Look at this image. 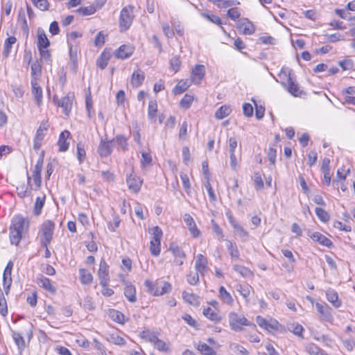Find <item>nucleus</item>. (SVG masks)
I'll return each instance as SVG.
<instances>
[{
    "instance_id": "f257e3e1",
    "label": "nucleus",
    "mask_w": 355,
    "mask_h": 355,
    "mask_svg": "<svg viewBox=\"0 0 355 355\" xmlns=\"http://www.w3.org/2000/svg\"><path fill=\"white\" fill-rule=\"evenodd\" d=\"M28 220L21 216H16L12 218L9 234L11 244L17 245L19 243L23 234L28 231Z\"/></svg>"
},
{
    "instance_id": "f03ea898",
    "label": "nucleus",
    "mask_w": 355,
    "mask_h": 355,
    "mask_svg": "<svg viewBox=\"0 0 355 355\" xmlns=\"http://www.w3.org/2000/svg\"><path fill=\"white\" fill-rule=\"evenodd\" d=\"M55 230V223L50 220H44L41 225L37 238L40 240L42 247L46 248L51 243Z\"/></svg>"
},
{
    "instance_id": "7ed1b4c3",
    "label": "nucleus",
    "mask_w": 355,
    "mask_h": 355,
    "mask_svg": "<svg viewBox=\"0 0 355 355\" xmlns=\"http://www.w3.org/2000/svg\"><path fill=\"white\" fill-rule=\"evenodd\" d=\"M144 284L148 288V292L155 296L163 295L170 293L172 290L171 284L167 282H153L150 280H146Z\"/></svg>"
},
{
    "instance_id": "20e7f679",
    "label": "nucleus",
    "mask_w": 355,
    "mask_h": 355,
    "mask_svg": "<svg viewBox=\"0 0 355 355\" xmlns=\"http://www.w3.org/2000/svg\"><path fill=\"white\" fill-rule=\"evenodd\" d=\"M133 10L134 7L130 5L124 7L121 10L119 21L121 31H127L132 25L135 17Z\"/></svg>"
},
{
    "instance_id": "39448f33",
    "label": "nucleus",
    "mask_w": 355,
    "mask_h": 355,
    "mask_svg": "<svg viewBox=\"0 0 355 355\" xmlns=\"http://www.w3.org/2000/svg\"><path fill=\"white\" fill-rule=\"evenodd\" d=\"M150 234L152 235L150 251L153 256L157 257L160 254L162 231L158 226H155L150 230Z\"/></svg>"
},
{
    "instance_id": "423d86ee",
    "label": "nucleus",
    "mask_w": 355,
    "mask_h": 355,
    "mask_svg": "<svg viewBox=\"0 0 355 355\" xmlns=\"http://www.w3.org/2000/svg\"><path fill=\"white\" fill-rule=\"evenodd\" d=\"M229 322L231 329L236 331H241L242 326L249 325L248 320L243 315H239L234 312L230 313Z\"/></svg>"
},
{
    "instance_id": "0eeeda50",
    "label": "nucleus",
    "mask_w": 355,
    "mask_h": 355,
    "mask_svg": "<svg viewBox=\"0 0 355 355\" xmlns=\"http://www.w3.org/2000/svg\"><path fill=\"white\" fill-rule=\"evenodd\" d=\"M126 182L132 192L138 193L140 191L143 180L134 173L132 166H130V173L126 175Z\"/></svg>"
},
{
    "instance_id": "6e6552de",
    "label": "nucleus",
    "mask_w": 355,
    "mask_h": 355,
    "mask_svg": "<svg viewBox=\"0 0 355 355\" xmlns=\"http://www.w3.org/2000/svg\"><path fill=\"white\" fill-rule=\"evenodd\" d=\"M168 250L171 252L174 257V263L177 266H181L184 263L186 259V254L184 251L175 243H171Z\"/></svg>"
},
{
    "instance_id": "1a4fd4ad",
    "label": "nucleus",
    "mask_w": 355,
    "mask_h": 355,
    "mask_svg": "<svg viewBox=\"0 0 355 355\" xmlns=\"http://www.w3.org/2000/svg\"><path fill=\"white\" fill-rule=\"evenodd\" d=\"M315 307L317 311L320 313V320L327 322H331L333 320L331 309L326 303L316 302Z\"/></svg>"
},
{
    "instance_id": "9d476101",
    "label": "nucleus",
    "mask_w": 355,
    "mask_h": 355,
    "mask_svg": "<svg viewBox=\"0 0 355 355\" xmlns=\"http://www.w3.org/2000/svg\"><path fill=\"white\" fill-rule=\"evenodd\" d=\"M113 147V140L108 141L101 139L97 152L101 157H106L112 153Z\"/></svg>"
},
{
    "instance_id": "9b49d317",
    "label": "nucleus",
    "mask_w": 355,
    "mask_h": 355,
    "mask_svg": "<svg viewBox=\"0 0 355 355\" xmlns=\"http://www.w3.org/2000/svg\"><path fill=\"white\" fill-rule=\"evenodd\" d=\"M183 219L185 224L187 226V228L191 235L193 238L198 237L200 234V232L199 229L197 227L193 217L189 214H184L183 216Z\"/></svg>"
},
{
    "instance_id": "f8f14e48",
    "label": "nucleus",
    "mask_w": 355,
    "mask_h": 355,
    "mask_svg": "<svg viewBox=\"0 0 355 355\" xmlns=\"http://www.w3.org/2000/svg\"><path fill=\"white\" fill-rule=\"evenodd\" d=\"M98 276L100 279V284L101 286H107L110 279L108 265L104 260H102L100 263Z\"/></svg>"
},
{
    "instance_id": "ddd939ff",
    "label": "nucleus",
    "mask_w": 355,
    "mask_h": 355,
    "mask_svg": "<svg viewBox=\"0 0 355 355\" xmlns=\"http://www.w3.org/2000/svg\"><path fill=\"white\" fill-rule=\"evenodd\" d=\"M205 75V67L202 64H197L193 69L191 76V81L199 85Z\"/></svg>"
},
{
    "instance_id": "4468645a",
    "label": "nucleus",
    "mask_w": 355,
    "mask_h": 355,
    "mask_svg": "<svg viewBox=\"0 0 355 355\" xmlns=\"http://www.w3.org/2000/svg\"><path fill=\"white\" fill-rule=\"evenodd\" d=\"M238 29L240 33L244 35H252L255 31L252 23L245 18L241 19L239 21Z\"/></svg>"
},
{
    "instance_id": "2eb2a0df",
    "label": "nucleus",
    "mask_w": 355,
    "mask_h": 355,
    "mask_svg": "<svg viewBox=\"0 0 355 355\" xmlns=\"http://www.w3.org/2000/svg\"><path fill=\"white\" fill-rule=\"evenodd\" d=\"M230 223L234 228L235 234L241 238L242 241H246L249 239L248 232L232 217L230 218Z\"/></svg>"
},
{
    "instance_id": "dca6fc26",
    "label": "nucleus",
    "mask_w": 355,
    "mask_h": 355,
    "mask_svg": "<svg viewBox=\"0 0 355 355\" xmlns=\"http://www.w3.org/2000/svg\"><path fill=\"white\" fill-rule=\"evenodd\" d=\"M308 235L310 236V238L315 242L319 243L320 245L331 248L333 245L332 242L327 238L325 236L322 234L321 233L318 232H309Z\"/></svg>"
},
{
    "instance_id": "f3484780",
    "label": "nucleus",
    "mask_w": 355,
    "mask_h": 355,
    "mask_svg": "<svg viewBox=\"0 0 355 355\" xmlns=\"http://www.w3.org/2000/svg\"><path fill=\"white\" fill-rule=\"evenodd\" d=\"M36 283L40 287L45 289L52 294H54L56 292L55 287L52 284L51 280L46 277L41 276L37 277L36 279Z\"/></svg>"
},
{
    "instance_id": "a211bd4d",
    "label": "nucleus",
    "mask_w": 355,
    "mask_h": 355,
    "mask_svg": "<svg viewBox=\"0 0 355 355\" xmlns=\"http://www.w3.org/2000/svg\"><path fill=\"white\" fill-rule=\"evenodd\" d=\"M195 268L196 270L201 275H204V274L207 270V259L201 254H198L196 257L195 261Z\"/></svg>"
},
{
    "instance_id": "6ab92c4d",
    "label": "nucleus",
    "mask_w": 355,
    "mask_h": 355,
    "mask_svg": "<svg viewBox=\"0 0 355 355\" xmlns=\"http://www.w3.org/2000/svg\"><path fill=\"white\" fill-rule=\"evenodd\" d=\"M134 49L130 45H121L116 50L114 55L117 58L125 59L130 57L133 53Z\"/></svg>"
},
{
    "instance_id": "aec40b11",
    "label": "nucleus",
    "mask_w": 355,
    "mask_h": 355,
    "mask_svg": "<svg viewBox=\"0 0 355 355\" xmlns=\"http://www.w3.org/2000/svg\"><path fill=\"white\" fill-rule=\"evenodd\" d=\"M288 91L290 94L295 97H302L305 94L304 92L293 81L291 76L288 78Z\"/></svg>"
},
{
    "instance_id": "412c9836",
    "label": "nucleus",
    "mask_w": 355,
    "mask_h": 355,
    "mask_svg": "<svg viewBox=\"0 0 355 355\" xmlns=\"http://www.w3.org/2000/svg\"><path fill=\"white\" fill-rule=\"evenodd\" d=\"M69 135L70 132L68 130H64L60 133L58 141V145L60 152H65L68 150L69 144L67 141V139Z\"/></svg>"
},
{
    "instance_id": "4be33fe9",
    "label": "nucleus",
    "mask_w": 355,
    "mask_h": 355,
    "mask_svg": "<svg viewBox=\"0 0 355 355\" xmlns=\"http://www.w3.org/2000/svg\"><path fill=\"white\" fill-rule=\"evenodd\" d=\"M37 47L38 49L41 48H47L50 45V42L47 38V36L44 32V31L39 28L37 31Z\"/></svg>"
},
{
    "instance_id": "5701e85b",
    "label": "nucleus",
    "mask_w": 355,
    "mask_h": 355,
    "mask_svg": "<svg viewBox=\"0 0 355 355\" xmlns=\"http://www.w3.org/2000/svg\"><path fill=\"white\" fill-rule=\"evenodd\" d=\"M73 103V98L69 95L62 98L58 102V106L63 109V112L68 115L71 111Z\"/></svg>"
},
{
    "instance_id": "b1692460",
    "label": "nucleus",
    "mask_w": 355,
    "mask_h": 355,
    "mask_svg": "<svg viewBox=\"0 0 355 355\" xmlns=\"http://www.w3.org/2000/svg\"><path fill=\"white\" fill-rule=\"evenodd\" d=\"M218 295L220 300L229 305L232 306L234 303V299L232 295L225 289L224 286H220L218 290Z\"/></svg>"
},
{
    "instance_id": "393cba45",
    "label": "nucleus",
    "mask_w": 355,
    "mask_h": 355,
    "mask_svg": "<svg viewBox=\"0 0 355 355\" xmlns=\"http://www.w3.org/2000/svg\"><path fill=\"white\" fill-rule=\"evenodd\" d=\"M31 85H32V94H33L34 98H35L37 105H40V104L42 100V88L40 87L37 80L35 79L31 80Z\"/></svg>"
},
{
    "instance_id": "a878e982",
    "label": "nucleus",
    "mask_w": 355,
    "mask_h": 355,
    "mask_svg": "<svg viewBox=\"0 0 355 355\" xmlns=\"http://www.w3.org/2000/svg\"><path fill=\"white\" fill-rule=\"evenodd\" d=\"M327 300L332 304V305L338 308L341 306V301L338 298V293L333 289H329L326 292Z\"/></svg>"
},
{
    "instance_id": "bb28decb",
    "label": "nucleus",
    "mask_w": 355,
    "mask_h": 355,
    "mask_svg": "<svg viewBox=\"0 0 355 355\" xmlns=\"http://www.w3.org/2000/svg\"><path fill=\"white\" fill-rule=\"evenodd\" d=\"M144 78L145 76L144 72L140 69H138L132 73L130 83L132 87H138L142 84Z\"/></svg>"
},
{
    "instance_id": "cd10ccee",
    "label": "nucleus",
    "mask_w": 355,
    "mask_h": 355,
    "mask_svg": "<svg viewBox=\"0 0 355 355\" xmlns=\"http://www.w3.org/2000/svg\"><path fill=\"white\" fill-rule=\"evenodd\" d=\"M17 42V38L15 36H9L6 39L3 44V55L5 58L9 56L10 51L13 44Z\"/></svg>"
},
{
    "instance_id": "c85d7f7f",
    "label": "nucleus",
    "mask_w": 355,
    "mask_h": 355,
    "mask_svg": "<svg viewBox=\"0 0 355 355\" xmlns=\"http://www.w3.org/2000/svg\"><path fill=\"white\" fill-rule=\"evenodd\" d=\"M182 297L189 304L193 306H198L200 304V297L193 293L184 291L182 293Z\"/></svg>"
},
{
    "instance_id": "c756f323",
    "label": "nucleus",
    "mask_w": 355,
    "mask_h": 355,
    "mask_svg": "<svg viewBox=\"0 0 355 355\" xmlns=\"http://www.w3.org/2000/svg\"><path fill=\"white\" fill-rule=\"evenodd\" d=\"M203 314L207 318L216 322L221 320V317L218 313L210 307L205 308L203 309Z\"/></svg>"
},
{
    "instance_id": "7c9ffc66",
    "label": "nucleus",
    "mask_w": 355,
    "mask_h": 355,
    "mask_svg": "<svg viewBox=\"0 0 355 355\" xmlns=\"http://www.w3.org/2000/svg\"><path fill=\"white\" fill-rule=\"evenodd\" d=\"M124 295L127 300L130 302H135L137 300L136 297V289L135 287L132 284H127L125 290Z\"/></svg>"
},
{
    "instance_id": "2f4dec72",
    "label": "nucleus",
    "mask_w": 355,
    "mask_h": 355,
    "mask_svg": "<svg viewBox=\"0 0 355 355\" xmlns=\"http://www.w3.org/2000/svg\"><path fill=\"white\" fill-rule=\"evenodd\" d=\"M49 124L48 121H43L42 122H41L39 128L37 130L35 137L37 140H43L46 135V132L49 129Z\"/></svg>"
},
{
    "instance_id": "473e14b6",
    "label": "nucleus",
    "mask_w": 355,
    "mask_h": 355,
    "mask_svg": "<svg viewBox=\"0 0 355 355\" xmlns=\"http://www.w3.org/2000/svg\"><path fill=\"white\" fill-rule=\"evenodd\" d=\"M288 329L295 336L303 338L304 327L297 322H293L288 325Z\"/></svg>"
},
{
    "instance_id": "72a5a7b5",
    "label": "nucleus",
    "mask_w": 355,
    "mask_h": 355,
    "mask_svg": "<svg viewBox=\"0 0 355 355\" xmlns=\"http://www.w3.org/2000/svg\"><path fill=\"white\" fill-rule=\"evenodd\" d=\"M157 112V102L155 101H150L148 103V119L151 121L155 122Z\"/></svg>"
},
{
    "instance_id": "f704fd0d",
    "label": "nucleus",
    "mask_w": 355,
    "mask_h": 355,
    "mask_svg": "<svg viewBox=\"0 0 355 355\" xmlns=\"http://www.w3.org/2000/svg\"><path fill=\"white\" fill-rule=\"evenodd\" d=\"M305 350L310 355H327L322 349L314 343H308L305 345Z\"/></svg>"
},
{
    "instance_id": "c9c22d12",
    "label": "nucleus",
    "mask_w": 355,
    "mask_h": 355,
    "mask_svg": "<svg viewBox=\"0 0 355 355\" xmlns=\"http://www.w3.org/2000/svg\"><path fill=\"white\" fill-rule=\"evenodd\" d=\"M12 336L19 352H22L26 348V343L21 334L16 331H12Z\"/></svg>"
},
{
    "instance_id": "e433bc0d",
    "label": "nucleus",
    "mask_w": 355,
    "mask_h": 355,
    "mask_svg": "<svg viewBox=\"0 0 355 355\" xmlns=\"http://www.w3.org/2000/svg\"><path fill=\"white\" fill-rule=\"evenodd\" d=\"M190 81L188 80H180L177 85L173 89L175 94H180L186 91L190 86Z\"/></svg>"
},
{
    "instance_id": "4c0bfd02",
    "label": "nucleus",
    "mask_w": 355,
    "mask_h": 355,
    "mask_svg": "<svg viewBox=\"0 0 355 355\" xmlns=\"http://www.w3.org/2000/svg\"><path fill=\"white\" fill-rule=\"evenodd\" d=\"M80 274V280L83 284H90L93 280V277L92 274L84 268H80L79 270Z\"/></svg>"
},
{
    "instance_id": "58836bf2",
    "label": "nucleus",
    "mask_w": 355,
    "mask_h": 355,
    "mask_svg": "<svg viewBox=\"0 0 355 355\" xmlns=\"http://www.w3.org/2000/svg\"><path fill=\"white\" fill-rule=\"evenodd\" d=\"M45 196H39L36 198L33 208V213L35 216H39L41 214L42 209L45 203Z\"/></svg>"
},
{
    "instance_id": "ea45409f",
    "label": "nucleus",
    "mask_w": 355,
    "mask_h": 355,
    "mask_svg": "<svg viewBox=\"0 0 355 355\" xmlns=\"http://www.w3.org/2000/svg\"><path fill=\"white\" fill-rule=\"evenodd\" d=\"M33 182L29 176H28V184L31 189L37 190L41 186L42 179L41 175H33Z\"/></svg>"
},
{
    "instance_id": "a19ab883",
    "label": "nucleus",
    "mask_w": 355,
    "mask_h": 355,
    "mask_svg": "<svg viewBox=\"0 0 355 355\" xmlns=\"http://www.w3.org/2000/svg\"><path fill=\"white\" fill-rule=\"evenodd\" d=\"M226 246L232 259H239L240 253L236 244L230 241H227Z\"/></svg>"
},
{
    "instance_id": "79ce46f5",
    "label": "nucleus",
    "mask_w": 355,
    "mask_h": 355,
    "mask_svg": "<svg viewBox=\"0 0 355 355\" xmlns=\"http://www.w3.org/2000/svg\"><path fill=\"white\" fill-rule=\"evenodd\" d=\"M12 272L3 271V286L5 291V293L6 295L8 294L10 291V287L12 284V277H11Z\"/></svg>"
},
{
    "instance_id": "37998d69",
    "label": "nucleus",
    "mask_w": 355,
    "mask_h": 355,
    "mask_svg": "<svg viewBox=\"0 0 355 355\" xmlns=\"http://www.w3.org/2000/svg\"><path fill=\"white\" fill-rule=\"evenodd\" d=\"M230 349L232 352L236 355H248V351L242 345L238 343H231L230 345Z\"/></svg>"
},
{
    "instance_id": "c03bdc74",
    "label": "nucleus",
    "mask_w": 355,
    "mask_h": 355,
    "mask_svg": "<svg viewBox=\"0 0 355 355\" xmlns=\"http://www.w3.org/2000/svg\"><path fill=\"white\" fill-rule=\"evenodd\" d=\"M252 288L248 284H239L236 286V291L243 296V298L248 301V297L250 295V291Z\"/></svg>"
},
{
    "instance_id": "a18cd8bd",
    "label": "nucleus",
    "mask_w": 355,
    "mask_h": 355,
    "mask_svg": "<svg viewBox=\"0 0 355 355\" xmlns=\"http://www.w3.org/2000/svg\"><path fill=\"white\" fill-rule=\"evenodd\" d=\"M197 349L203 355H216L215 351L206 343H200L197 346Z\"/></svg>"
},
{
    "instance_id": "49530a36",
    "label": "nucleus",
    "mask_w": 355,
    "mask_h": 355,
    "mask_svg": "<svg viewBox=\"0 0 355 355\" xmlns=\"http://www.w3.org/2000/svg\"><path fill=\"white\" fill-rule=\"evenodd\" d=\"M140 336L142 339L146 341H149L152 343H154L155 341L157 340V335L154 332H152L148 329L144 330L143 331H141L140 333Z\"/></svg>"
},
{
    "instance_id": "de8ad7c7",
    "label": "nucleus",
    "mask_w": 355,
    "mask_h": 355,
    "mask_svg": "<svg viewBox=\"0 0 355 355\" xmlns=\"http://www.w3.org/2000/svg\"><path fill=\"white\" fill-rule=\"evenodd\" d=\"M231 112L229 107L223 105L219 107L215 112V117L218 119H222L228 116Z\"/></svg>"
},
{
    "instance_id": "09e8293b",
    "label": "nucleus",
    "mask_w": 355,
    "mask_h": 355,
    "mask_svg": "<svg viewBox=\"0 0 355 355\" xmlns=\"http://www.w3.org/2000/svg\"><path fill=\"white\" fill-rule=\"evenodd\" d=\"M114 139L119 148H120L122 150L125 151L128 150V139L125 136L119 135L116 136Z\"/></svg>"
},
{
    "instance_id": "8fccbe9b",
    "label": "nucleus",
    "mask_w": 355,
    "mask_h": 355,
    "mask_svg": "<svg viewBox=\"0 0 355 355\" xmlns=\"http://www.w3.org/2000/svg\"><path fill=\"white\" fill-rule=\"evenodd\" d=\"M315 211V214L321 221L326 223L329 220L330 216L324 209L320 207H316Z\"/></svg>"
},
{
    "instance_id": "3c124183",
    "label": "nucleus",
    "mask_w": 355,
    "mask_h": 355,
    "mask_svg": "<svg viewBox=\"0 0 355 355\" xmlns=\"http://www.w3.org/2000/svg\"><path fill=\"white\" fill-rule=\"evenodd\" d=\"M233 268L236 272L240 274L242 277H247L252 275L250 270L245 266L241 265H234L233 266Z\"/></svg>"
},
{
    "instance_id": "603ef678",
    "label": "nucleus",
    "mask_w": 355,
    "mask_h": 355,
    "mask_svg": "<svg viewBox=\"0 0 355 355\" xmlns=\"http://www.w3.org/2000/svg\"><path fill=\"white\" fill-rule=\"evenodd\" d=\"M86 157V152L84 145L81 143L77 144V158L80 164H82Z\"/></svg>"
},
{
    "instance_id": "864d4df0",
    "label": "nucleus",
    "mask_w": 355,
    "mask_h": 355,
    "mask_svg": "<svg viewBox=\"0 0 355 355\" xmlns=\"http://www.w3.org/2000/svg\"><path fill=\"white\" fill-rule=\"evenodd\" d=\"M109 58V55L107 53H103L97 60V65L101 69H104L108 64Z\"/></svg>"
},
{
    "instance_id": "5fc2aeb1",
    "label": "nucleus",
    "mask_w": 355,
    "mask_h": 355,
    "mask_svg": "<svg viewBox=\"0 0 355 355\" xmlns=\"http://www.w3.org/2000/svg\"><path fill=\"white\" fill-rule=\"evenodd\" d=\"M41 66L37 62H33L31 64L32 79L37 80V77L41 74Z\"/></svg>"
},
{
    "instance_id": "6e6d98bb",
    "label": "nucleus",
    "mask_w": 355,
    "mask_h": 355,
    "mask_svg": "<svg viewBox=\"0 0 355 355\" xmlns=\"http://www.w3.org/2000/svg\"><path fill=\"white\" fill-rule=\"evenodd\" d=\"M199 272H190L187 275V281L190 285H197L199 282Z\"/></svg>"
},
{
    "instance_id": "4d7b16f0",
    "label": "nucleus",
    "mask_w": 355,
    "mask_h": 355,
    "mask_svg": "<svg viewBox=\"0 0 355 355\" xmlns=\"http://www.w3.org/2000/svg\"><path fill=\"white\" fill-rule=\"evenodd\" d=\"M180 178L185 191L188 195H189L191 193V184L189 182V177L185 173H180Z\"/></svg>"
},
{
    "instance_id": "13d9d810",
    "label": "nucleus",
    "mask_w": 355,
    "mask_h": 355,
    "mask_svg": "<svg viewBox=\"0 0 355 355\" xmlns=\"http://www.w3.org/2000/svg\"><path fill=\"white\" fill-rule=\"evenodd\" d=\"M193 101V96L185 94L184 96L180 101V105L184 109H188L190 107L192 102Z\"/></svg>"
},
{
    "instance_id": "bf43d9fd",
    "label": "nucleus",
    "mask_w": 355,
    "mask_h": 355,
    "mask_svg": "<svg viewBox=\"0 0 355 355\" xmlns=\"http://www.w3.org/2000/svg\"><path fill=\"white\" fill-rule=\"evenodd\" d=\"M33 3L40 10H47L49 8V2L47 0H31Z\"/></svg>"
},
{
    "instance_id": "052dcab7",
    "label": "nucleus",
    "mask_w": 355,
    "mask_h": 355,
    "mask_svg": "<svg viewBox=\"0 0 355 355\" xmlns=\"http://www.w3.org/2000/svg\"><path fill=\"white\" fill-rule=\"evenodd\" d=\"M0 314L3 317H6L8 314L7 302L3 293L0 295Z\"/></svg>"
},
{
    "instance_id": "680f3d73",
    "label": "nucleus",
    "mask_w": 355,
    "mask_h": 355,
    "mask_svg": "<svg viewBox=\"0 0 355 355\" xmlns=\"http://www.w3.org/2000/svg\"><path fill=\"white\" fill-rule=\"evenodd\" d=\"M109 340L113 343V344H115V345H123L125 343V340L119 336V335H117L116 334H112L110 336V338H109Z\"/></svg>"
},
{
    "instance_id": "e2e57ef3",
    "label": "nucleus",
    "mask_w": 355,
    "mask_h": 355,
    "mask_svg": "<svg viewBox=\"0 0 355 355\" xmlns=\"http://www.w3.org/2000/svg\"><path fill=\"white\" fill-rule=\"evenodd\" d=\"M187 121H183L179 130V139L180 140H185L187 136Z\"/></svg>"
},
{
    "instance_id": "0e129e2a",
    "label": "nucleus",
    "mask_w": 355,
    "mask_h": 355,
    "mask_svg": "<svg viewBox=\"0 0 355 355\" xmlns=\"http://www.w3.org/2000/svg\"><path fill=\"white\" fill-rule=\"evenodd\" d=\"M152 162V157L150 153L147 152L141 153V164L142 167H144L145 165H150Z\"/></svg>"
},
{
    "instance_id": "69168bd1",
    "label": "nucleus",
    "mask_w": 355,
    "mask_h": 355,
    "mask_svg": "<svg viewBox=\"0 0 355 355\" xmlns=\"http://www.w3.org/2000/svg\"><path fill=\"white\" fill-rule=\"evenodd\" d=\"M77 12L83 16L90 15L95 12V9L92 6L83 7L77 10Z\"/></svg>"
},
{
    "instance_id": "338daca9",
    "label": "nucleus",
    "mask_w": 355,
    "mask_h": 355,
    "mask_svg": "<svg viewBox=\"0 0 355 355\" xmlns=\"http://www.w3.org/2000/svg\"><path fill=\"white\" fill-rule=\"evenodd\" d=\"M238 146V142L236 138L230 137L228 141V149L230 155L232 153L235 154V150Z\"/></svg>"
},
{
    "instance_id": "774afa93",
    "label": "nucleus",
    "mask_w": 355,
    "mask_h": 355,
    "mask_svg": "<svg viewBox=\"0 0 355 355\" xmlns=\"http://www.w3.org/2000/svg\"><path fill=\"white\" fill-rule=\"evenodd\" d=\"M280 324L276 320H270L267 322L266 330L272 331L278 330Z\"/></svg>"
}]
</instances>
